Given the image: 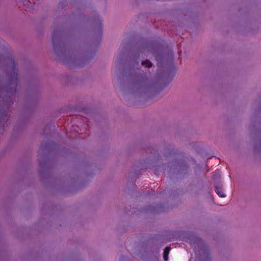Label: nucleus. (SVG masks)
I'll use <instances>...</instances> for the list:
<instances>
[{
    "mask_svg": "<svg viewBox=\"0 0 261 261\" xmlns=\"http://www.w3.org/2000/svg\"><path fill=\"white\" fill-rule=\"evenodd\" d=\"M215 191L220 197H225L226 195L224 193L223 190L218 186H215Z\"/></svg>",
    "mask_w": 261,
    "mask_h": 261,
    "instance_id": "f257e3e1",
    "label": "nucleus"
},
{
    "mask_svg": "<svg viewBox=\"0 0 261 261\" xmlns=\"http://www.w3.org/2000/svg\"><path fill=\"white\" fill-rule=\"evenodd\" d=\"M170 250V247H166L164 251L163 257L165 261H167L168 259V254Z\"/></svg>",
    "mask_w": 261,
    "mask_h": 261,
    "instance_id": "f03ea898",
    "label": "nucleus"
},
{
    "mask_svg": "<svg viewBox=\"0 0 261 261\" xmlns=\"http://www.w3.org/2000/svg\"><path fill=\"white\" fill-rule=\"evenodd\" d=\"M142 65L145 66L147 67H150L152 65L151 62L148 60H146L144 61H142Z\"/></svg>",
    "mask_w": 261,
    "mask_h": 261,
    "instance_id": "7ed1b4c3",
    "label": "nucleus"
},
{
    "mask_svg": "<svg viewBox=\"0 0 261 261\" xmlns=\"http://www.w3.org/2000/svg\"><path fill=\"white\" fill-rule=\"evenodd\" d=\"M56 32H55L53 35V37H52V42L53 43V44L55 46V41H56Z\"/></svg>",
    "mask_w": 261,
    "mask_h": 261,
    "instance_id": "20e7f679",
    "label": "nucleus"
}]
</instances>
